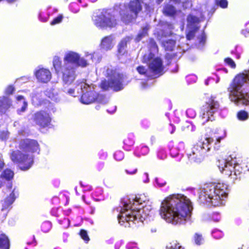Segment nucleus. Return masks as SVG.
Masks as SVG:
<instances>
[{
	"label": "nucleus",
	"mask_w": 249,
	"mask_h": 249,
	"mask_svg": "<svg viewBox=\"0 0 249 249\" xmlns=\"http://www.w3.org/2000/svg\"><path fill=\"white\" fill-rule=\"evenodd\" d=\"M193 206L190 199L180 195H172L161 202L160 214L166 222L173 224H183L191 217Z\"/></svg>",
	"instance_id": "nucleus-1"
},
{
	"label": "nucleus",
	"mask_w": 249,
	"mask_h": 249,
	"mask_svg": "<svg viewBox=\"0 0 249 249\" xmlns=\"http://www.w3.org/2000/svg\"><path fill=\"white\" fill-rule=\"evenodd\" d=\"M146 197L143 196H137L135 197L125 198L119 207L116 208L119 213L118 220L121 225L125 227L130 226L129 222L133 223H142L152 213L150 205L147 203Z\"/></svg>",
	"instance_id": "nucleus-2"
},
{
	"label": "nucleus",
	"mask_w": 249,
	"mask_h": 249,
	"mask_svg": "<svg viewBox=\"0 0 249 249\" xmlns=\"http://www.w3.org/2000/svg\"><path fill=\"white\" fill-rule=\"evenodd\" d=\"M20 150L13 151L10 158L12 161L18 163L22 170H28L34 163L33 153L39 151L38 142L31 139L22 140L19 143Z\"/></svg>",
	"instance_id": "nucleus-3"
},
{
	"label": "nucleus",
	"mask_w": 249,
	"mask_h": 249,
	"mask_svg": "<svg viewBox=\"0 0 249 249\" xmlns=\"http://www.w3.org/2000/svg\"><path fill=\"white\" fill-rule=\"evenodd\" d=\"M231 100L235 104H249V71L237 75L228 88Z\"/></svg>",
	"instance_id": "nucleus-4"
},
{
	"label": "nucleus",
	"mask_w": 249,
	"mask_h": 249,
	"mask_svg": "<svg viewBox=\"0 0 249 249\" xmlns=\"http://www.w3.org/2000/svg\"><path fill=\"white\" fill-rule=\"evenodd\" d=\"M228 186L223 183H211L204 185L199 196L200 200L213 206L224 205L228 196Z\"/></svg>",
	"instance_id": "nucleus-5"
},
{
	"label": "nucleus",
	"mask_w": 249,
	"mask_h": 249,
	"mask_svg": "<svg viewBox=\"0 0 249 249\" xmlns=\"http://www.w3.org/2000/svg\"><path fill=\"white\" fill-rule=\"evenodd\" d=\"M213 141L212 138H206L195 144L187 154L189 161L196 163L201 162L211 151Z\"/></svg>",
	"instance_id": "nucleus-6"
},
{
	"label": "nucleus",
	"mask_w": 249,
	"mask_h": 249,
	"mask_svg": "<svg viewBox=\"0 0 249 249\" xmlns=\"http://www.w3.org/2000/svg\"><path fill=\"white\" fill-rule=\"evenodd\" d=\"M240 160L234 154L228 157L226 159L219 160L217 166L221 172L225 171L226 174L231 179L235 180L240 178L243 172V167L239 164Z\"/></svg>",
	"instance_id": "nucleus-7"
},
{
	"label": "nucleus",
	"mask_w": 249,
	"mask_h": 249,
	"mask_svg": "<svg viewBox=\"0 0 249 249\" xmlns=\"http://www.w3.org/2000/svg\"><path fill=\"white\" fill-rule=\"evenodd\" d=\"M78 55L77 53L71 51L65 54L62 73V80L65 84L72 83L75 78V66L78 59Z\"/></svg>",
	"instance_id": "nucleus-8"
},
{
	"label": "nucleus",
	"mask_w": 249,
	"mask_h": 249,
	"mask_svg": "<svg viewBox=\"0 0 249 249\" xmlns=\"http://www.w3.org/2000/svg\"><path fill=\"white\" fill-rule=\"evenodd\" d=\"M105 75L107 80L102 81L100 87L104 90H107L109 88L115 91H119L123 89L124 75L118 73L112 67H107Z\"/></svg>",
	"instance_id": "nucleus-9"
},
{
	"label": "nucleus",
	"mask_w": 249,
	"mask_h": 249,
	"mask_svg": "<svg viewBox=\"0 0 249 249\" xmlns=\"http://www.w3.org/2000/svg\"><path fill=\"white\" fill-rule=\"evenodd\" d=\"M78 89H80L83 95L81 98V102L84 104H89L95 100L97 102L106 104L105 97L97 94L96 89L97 87L92 84H89L85 82H81L80 85L77 86Z\"/></svg>",
	"instance_id": "nucleus-10"
},
{
	"label": "nucleus",
	"mask_w": 249,
	"mask_h": 249,
	"mask_svg": "<svg viewBox=\"0 0 249 249\" xmlns=\"http://www.w3.org/2000/svg\"><path fill=\"white\" fill-rule=\"evenodd\" d=\"M93 24L97 28L105 29L115 27L117 24L116 18L111 10H102L92 17Z\"/></svg>",
	"instance_id": "nucleus-11"
},
{
	"label": "nucleus",
	"mask_w": 249,
	"mask_h": 249,
	"mask_svg": "<svg viewBox=\"0 0 249 249\" xmlns=\"http://www.w3.org/2000/svg\"><path fill=\"white\" fill-rule=\"evenodd\" d=\"M142 0H133L121 8L120 12L122 20L128 23L135 18L142 10Z\"/></svg>",
	"instance_id": "nucleus-12"
},
{
	"label": "nucleus",
	"mask_w": 249,
	"mask_h": 249,
	"mask_svg": "<svg viewBox=\"0 0 249 249\" xmlns=\"http://www.w3.org/2000/svg\"><path fill=\"white\" fill-rule=\"evenodd\" d=\"M219 107V103L215 100V97L212 96L208 99L202 110L201 118L203 124L209 121H212L214 120V114L217 112Z\"/></svg>",
	"instance_id": "nucleus-13"
},
{
	"label": "nucleus",
	"mask_w": 249,
	"mask_h": 249,
	"mask_svg": "<svg viewBox=\"0 0 249 249\" xmlns=\"http://www.w3.org/2000/svg\"><path fill=\"white\" fill-rule=\"evenodd\" d=\"M143 62L148 64L150 70L155 75L161 74L163 70L162 62L159 57H155V55L151 53L150 54H144L143 57Z\"/></svg>",
	"instance_id": "nucleus-14"
},
{
	"label": "nucleus",
	"mask_w": 249,
	"mask_h": 249,
	"mask_svg": "<svg viewBox=\"0 0 249 249\" xmlns=\"http://www.w3.org/2000/svg\"><path fill=\"white\" fill-rule=\"evenodd\" d=\"M33 121L35 123L42 127L48 126L51 122L49 113L46 111H37L33 115Z\"/></svg>",
	"instance_id": "nucleus-15"
},
{
	"label": "nucleus",
	"mask_w": 249,
	"mask_h": 249,
	"mask_svg": "<svg viewBox=\"0 0 249 249\" xmlns=\"http://www.w3.org/2000/svg\"><path fill=\"white\" fill-rule=\"evenodd\" d=\"M37 80L41 83H46L52 78V74L49 69L38 67L35 71Z\"/></svg>",
	"instance_id": "nucleus-16"
},
{
	"label": "nucleus",
	"mask_w": 249,
	"mask_h": 249,
	"mask_svg": "<svg viewBox=\"0 0 249 249\" xmlns=\"http://www.w3.org/2000/svg\"><path fill=\"white\" fill-rule=\"evenodd\" d=\"M18 195V191L14 188L10 195L2 201L1 211L5 212L6 214L11 208V205Z\"/></svg>",
	"instance_id": "nucleus-17"
},
{
	"label": "nucleus",
	"mask_w": 249,
	"mask_h": 249,
	"mask_svg": "<svg viewBox=\"0 0 249 249\" xmlns=\"http://www.w3.org/2000/svg\"><path fill=\"white\" fill-rule=\"evenodd\" d=\"M114 39L115 38L112 35L104 37L100 43L101 49L106 51L111 50L115 45Z\"/></svg>",
	"instance_id": "nucleus-18"
},
{
	"label": "nucleus",
	"mask_w": 249,
	"mask_h": 249,
	"mask_svg": "<svg viewBox=\"0 0 249 249\" xmlns=\"http://www.w3.org/2000/svg\"><path fill=\"white\" fill-rule=\"evenodd\" d=\"M131 40L129 36H126L123 38L118 45V57L120 58L126 53V46L128 43Z\"/></svg>",
	"instance_id": "nucleus-19"
},
{
	"label": "nucleus",
	"mask_w": 249,
	"mask_h": 249,
	"mask_svg": "<svg viewBox=\"0 0 249 249\" xmlns=\"http://www.w3.org/2000/svg\"><path fill=\"white\" fill-rule=\"evenodd\" d=\"M12 106L11 100L7 97H0V114H4Z\"/></svg>",
	"instance_id": "nucleus-20"
},
{
	"label": "nucleus",
	"mask_w": 249,
	"mask_h": 249,
	"mask_svg": "<svg viewBox=\"0 0 249 249\" xmlns=\"http://www.w3.org/2000/svg\"><path fill=\"white\" fill-rule=\"evenodd\" d=\"M187 29L197 30L198 29L199 18L196 16L190 15L187 19Z\"/></svg>",
	"instance_id": "nucleus-21"
},
{
	"label": "nucleus",
	"mask_w": 249,
	"mask_h": 249,
	"mask_svg": "<svg viewBox=\"0 0 249 249\" xmlns=\"http://www.w3.org/2000/svg\"><path fill=\"white\" fill-rule=\"evenodd\" d=\"M64 91L66 92V93L73 96L75 97L78 95V94L82 93L81 90H80V89H78L77 86L79 85H80L81 84V82L80 83H78L76 84V85L75 86V88L73 89L72 88H67L65 86L66 85H70L71 83L70 84H65L64 83Z\"/></svg>",
	"instance_id": "nucleus-22"
},
{
	"label": "nucleus",
	"mask_w": 249,
	"mask_h": 249,
	"mask_svg": "<svg viewBox=\"0 0 249 249\" xmlns=\"http://www.w3.org/2000/svg\"><path fill=\"white\" fill-rule=\"evenodd\" d=\"M162 44L166 50L171 51L175 46V41L172 39H166L162 41Z\"/></svg>",
	"instance_id": "nucleus-23"
},
{
	"label": "nucleus",
	"mask_w": 249,
	"mask_h": 249,
	"mask_svg": "<svg viewBox=\"0 0 249 249\" xmlns=\"http://www.w3.org/2000/svg\"><path fill=\"white\" fill-rule=\"evenodd\" d=\"M9 241L4 234H0V249H9Z\"/></svg>",
	"instance_id": "nucleus-24"
},
{
	"label": "nucleus",
	"mask_w": 249,
	"mask_h": 249,
	"mask_svg": "<svg viewBox=\"0 0 249 249\" xmlns=\"http://www.w3.org/2000/svg\"><path fill=\"white\" fill-rule=\"evenodd\" d=\"M17 100L18 102L22 101L23 105L20 109H18L17 110L18 113L20 114L22 112H24L27 107V103L25 101L24 97L21 95H18L16 97Z\"/></svg>",
	"instance_id": "nucleus-25"
},
{
	"label": "nucleus",
	"mask_w": 249,
	"mask_h": 249,
	"mask_svg": "<svg viewBox=\"0 0 249 249\" xmlns=\"http://www.w3.org/2000/svg\"><path fill=\"white\" fill-rule=\"evenodd\" d=\"M163 12L165 15L173 16L176 13V10L173 6L170 4H167L165 6Z\"/></svg>",
	"instance_id": "nucleus-26"
},
{
	"label": "nucleus",
	"mask_w": 249,
	"mask_h": 249,
	"mask_svg": "<svg viewBox=\"0 0 249 249\" xmlns=\"http://www.w3.org/2000/svg\"><path fill=\"white\" fill-rule=\"evenodd\" d=\"M53 67L56 72H58L60 69H62L61 67V60L59 57L58 56H54L53 61Z\"/></svg>",
	"instance_id": "nucleus-27"
},
{
	"label": "nucleus",
	"mask_w": 249,
	"mask_h": 249,
	"mask_svg": "<svg viewBox=\"0 0 249 249\" xmlns=\"http://www.w3.org/2000/svg\"><path fill=\"white\" fill-rule=\"evenodd\" d=\"M148 48L150 51L149 54L152 53V54L155 55V54L158 52L157 45L155 41L152 39H150L149 41Z\"/></svg>",
	"instance_id": "nucleus-28"
},
{
	"label": "nucleus",
	"mask_w": 249,
	"mask_h": 249,
	"mask_svg": "<svg viewBox=\"0 0 249 249\" xmlns=\"http://www.w3.org/2000/svg\"><path fill=\"white\" fill-rule=\"evenodd\" d=\"M227 135L226 131L225 130L224 131V133L222 136H220L218 138H216V141L214 142L213 146V149L214 150H218L219 149L220 147V142L221 141L226 138Z\"/></svg>",
	"instance_id": "nucleus-29"
},
{
	"label": "nucleus",
	"mask_w": 249,
	"mask_h": 249,
	"mask_svg": "<svg viewBox=\"0 0 249 249\" xmlns=\"http://www.w3.org/2000/svg\"><path fill=\"white\" fill-rule=\"evenodd\" d=\"M45 94L49 98L51 99L52 100L55 102H57L58 101H59V99L57 97V94H55L54 93L53 89L47 90L46 91H45Z\"/></svg>",
	"instance_id": "nucleus-30"
},
{
	"label": "nucleus",
	"mask_w": 249,
	"mask_h": 249,
	"mask_svg": "<svg viewBox=\"0 0 249 249\" xmlns=\"http://www.w3.org/2000/svg\"><path fill=\"white\" fill-rule=\"evenodd\" d=\"M40 97V94L33 93L32 95V103L35 106H38L41 105L42 103V100Z\"/></svg>",
	"instance_id": "nucleus-31"
},
{
	"label": "nucleus",
	"mask_w": 249,
	"mask_h": 249,
	"mask_svg": "<svg viewBox=\"0 0 249 249\" xmlns=\"http://www.w3.org/2000/svg\"><path fill=\"white\" fill-rule=\"evenodd\" d=\"M89 65V63L85 58L83 57H80L79 55H78V59L76 63L75 66V70L78 67H85Z\"/></svg>",
	"instance_id": "nucleus-32"
},
{
	"label": "nucleus",
	"mask_w": 249,
	"mask_h": 249,
	"mask_svg": "<svg viewBox=\"0 0 249 249\" xmlns=\"http://www.w3.org/2000/svg\"><path fill=\"white\" fill-rule=\"evenodd\" d=\"M149 29V27L148 25H146L144 27H143L142 31H141L138 35L137 37L136 38V40L138 41L141 40L142 38L145 36L147 33V31Z\"/></svg>",
	"instance_id": "nucleus-33"
},
{
	"label": "nucleus",
	"mask_w": 249,
	"mask_h": 249,
	"mask_svg": "<svg viewBox=\"0 0 249 249\" xmlns=\"http://www.w3.org/2000/svg\"><path fill=\"white\" fill-rule=\"evenodd\" d=\"M149 29V27L148 25H146L144 27H143L142 31H141L138 35L137 37L136 38V40L138 41L141 40L142 38L145 36L147 33V31Z\"/></svg>",
	"instance_id": "nucleus-34"
},
{
	"label": "nucleus",
	"mask_w": 249,
	"mask_h": 249,
	"mask_svg": "<svg viewBox=\"0 0 249 249\" xmlns=\"http://www.w3.org/2000/svg\"><path fill=\"white\" fill-rule=\"evenodd\" d=\"M237 116L238 120L244 121L249 119V114L247 111L241 110L238 112Z\"/></svg>",
	"instance_id": "nucleus-35"
},
{
	"label": "nucleus",
	"mask_w": 249,
	"mask_h": 249,
	"mask_svg": "<svg viewBox=\"0 0 249 249\" xmlns=\"http://www.w3.org/2000/svg\"><path fill=\"white\" fill-rule=\"evenodd\" d=\"M166 249H184V248L179 243L173 242L167 246Z\"/></svg>",
	"instance_id": "nucleus-36"
},
{
	"label": "nucleus",
	"mask_w": 249,
	"mask_h": 249,
	"mask_svg": "<svg viewBox=\"0 0 249 249\" xmlns=\"http://www.w3.org/2000/svg\"><path fill=\"white\" fill-rule=\"evenodd\" d=\"M87 57L89 56L93 62L98 63L101 60V56L97 53H94L92 54L87 55Z\"/></svg>",
	"instance_id": "nucleus-37"
},
{
	"label": "nucleus",
	"mask_w": 249,
	"mask_h": 249,
	"mask_svg": "<svg viewBox=\"0 0 249 249\" xmlns=\"http://www.w3.org/2000/svg\"><path fill=\"white\" fill-rule=\"evenodd\" d=\"M194 240L195 243L197 245H200L203 243V238L202 235L196 233L194 235Z\"/></svg>",
	"instance_id": "nucleus-38"
},
{
	"label": "nucleus",
	"mask_w": 249,
	"mask_h": 249,
	"mask_svg": "<svg viewBox=\"0 0 249 249\" xmlns=\"http://www.w3.org/2000/svg\"><path fill=\"white\" fill-rule=\"evenodd\" d=\"M215 4L222 8L228 7V2L227 0H215Z\"/></svg>",
	"instance_id": "nucleus-39"
},
{
	"label": "nucleus",
	"mask_w": 249,
	"mask_h": 249,
	"mask_svg": "<svg viewBox=\"0 0 249 249\" xmlns=\"http://www.w3.org/2000/svg\"><path fill=\"white\" fill-rule=\"evenodd\" d=\"M51 228V223L48 221L44 222L41 226L42 231L47 232Z\"/></svg>",
	"instance_id": "nucleus-40"
},
{
	"label": "nucleus",
	"mask_w": 249,
	"mask_h": 249,
	"mask_svg": "<svg viewBox=\"0 0 249 249\" xmlns=\"http://www.w3.org/2000/svg\"><path fill=\"white\" fill-rule=\"evenodd\" d=\"M199 41L198 47L201 48L203 47L205 43L206 36L204 33H202L201 36L198 37Z\"/></svg>",
	"instance_id": "nucleus-41"
},
{
	"label": "nucleus",
	"mask_w": 249,
	"mask_h": 249,
	"mask_svg": "<svg viewBox=\"0 0 249 249\" xmlns=\"http://www.w3.org/2000/svg\"><path fill=\"white\" fill-rule=\"evenodd\" d=\"M188 32L186 35L187 39L191 40L195 36L196 31L197 30H193V29H187Z\"/></svg>",
	"instance_id": "nucleus-42"
},
{
	"label": "nucleus",
	"mask_w": 249,
	"mask_h": 249,
	"mask_svg": "<svg viewBox=\"0 0 249 249\" xmlns=\"http://www.w3.org/2000/svg\"><path fill=\"white\" fill-rule=\"evenodd\" d=\"M186 115L191 118H194L196 116V112L195 110L193 108H188L186 110Z\"/></svg>",
	"instance_id": "nucleus-43"
},
{
	"label": "nucleus",
	"mask_w": 249,
	"mask_h": 249,
	"mask_svg": "<svg viewBox=\"0 0 249 249\" xmlns=\"http://www.w3.org/2000/svg\"><path fill=\"white\" fill-rule=\"evenodd\" d=\"M114 156L117 160L120 161L124 158V154L122 151H118L115 153Z\"/></svg>",
	"instance_id": "nucleus-44"
},
{
	"label": "nucleus",
	"mask_w": 249,
	"mask_h": 249,
	"mask_svg": "<svg viewBox=\"0 0 249 249\" xmlns=\"http://www.w3.org/2000/svg\"><path fill=\"white\" fill-rule=\"evenodd\" d=\"M225 62L232 68H235L236 64L232 59L230 58H227L225 59Z\"/></svg>",
	"instance_id": "nucleus-45"
},
{
	"label": "nucleus",
	"mask_w": 249,
	"mask_h": 249,
	"mask_svg": "<svg viewBox=\"0 0 249 249\" xmlns=\"http://www.w3.org/2000/svg\"><path fill=\"white\" fill-rule=\"evenodd\" d=\"M81 238L85 241L88 242L89 238L87 232L85 230H81L80 232Z\"/></svg>",
	"instance_id": "nucleus-46"
},
{
	"label": "nucleus",
	"mask_w": 249,
	"mask_h": 249,
	"mask_svg": "<svg viewBox=\"0 0 249 249\" xmlns=\"http://www.w3.org/2000/svg\"><path fill=\"white\" fill-rule=\"evenodd\" d=\"M63 18L62 15H59L56 18H54L53 20L51 22V25H54L55 24L59 23L61 22Z\"/></svg>",
	"instance_id": "nucleus-47"
},
{
	"label": "nucleus",
	"mask_w": 249,
	"mask_h": 249,
	"mask_svg": "<svg viewBox=\"0 0 249 249\" xmlns=\"http://www.w3.org/2000/svg\"><path fill=\"white\" fill-rule=\"evenodd\" d=\"M9 137V132L7 130L3 131L0 133V138L2 140H6Z\"/></svg>",
	"instance_id": "nucleus-48"
},
{
	"label": "nucleus",
	"mask_w": 249,
	"mask_h": 249,
	"mask_svg": "<svg viewBox=\"0 0 249 249\" xmlns=\"http://www.w3.org/2000/svg\"><path fill=\"white\" fill-rule=\"evenodd\" d=\"M137 70L140 74L147 75L146 70L144 67L139 66L137 67Z\"/></svg>",
	"instance_id": "nucleus-49"
},
{
	"label": "nucleus",
	"mask_w": 249,
	"mask_h": 249,
	"mask_svg": "<svg viewBox=\"0 0 249 249\" xmlns=\"http://www.w3.org/2000/svg\"><path fill=\"white\" fill-rule=\"evenodd\" d=\"M213 237L216 239H219L222 237L223 234L219 231H215L212 232Z\"/></svg>",
	"instance_id": "nucleus-50"
},
{
	"label": "nucleus",
	"mask_w": 249,
	"mask_h": 249,
	"mask_svg": "<svg viewBox=\"0 0 249 249\" xmlns=\"http://www.w3.org/2000/svg\"><path fill=\"white\" fill-rule=\"evenodd\" d=\"M242 34L245 36H247L249 34V23H247L245 26V29L242 30Z\"/></svg>",
	"instance_id": "nucleus-51"
},
{
	"label": "nucleus",
	"mask_w": 249,
	"mask_h": 249,
	"mask_svg": "<svg viewBox=\"0 0 249 249\" xmlns=\"http://www.w3.org/2000/svg\"><path fill=\"white\" fill-rule=\"evenodd\" d=\"M142 181L144 183H148L149 181V178H148V174L147 173H144L142 177Z\"/></svg>",
	"instance_id": "nucleus-52"
},
{
	"label": "nucleus",
	"mask_w": 249,
	"mask_h": 249,
	"mask_svg": "<svg viewBox=\"0 0 249 249\" xmlns=\"http://www.w3.org/2000/svg\"><path fill=\"white\" fill-rule=\"evenodd\" d=\"M14 90V88L12 86H9L5 90V93L7 94H12Z\"/></svg>",
	"instance_id": "nucleus-53"
},
{
	"label": "nucleus",
	"mask_w": 249,
	"mask_h": 249,
	"mask_svg": "<svg viewBox=\"0 0 249 249\" xmlns=\"http://www.w3.org/2000/svg\"><path fill=\"white\" fill-rule=\"evenodd\" d=\"M128 249H139L137 246L136 244L134 243H132L128 245Z\"/></svg>",
	"instance_id": "nucleus-54"
},
{
	"label": "nucleus",
	"mask_w": 249,
	"mask_h": 249,
	"mask_svg": "<svg viewBox=\"0 0 249 249\" xmlns=\"http://www.w3.org/2000/svg\"><path fill=\"white\" fill-rule=\"evenodd\" d=\"M149 149L147 146H143L142 148L141 153L143 155H145L148 153Z\"/></svg>",
	"instance_id": "nucleus-55"
},
{
	"label": "nucleus",
	"mask_w": 249,
	"mask_h": 249,
	"mask_svg": "<svg viewBox=\"0 0 249 249\" xmlns=\"http://www.w3.org/2000/svg\"><path fill=\"white\" fill-rule=\"evenodd\" d=\"M155 182L158 185V186L160 187H162L164 186L166 184L165 182H160L158 179V178H156L155 179Z\"/></svg>",
	"instance_id": "nucleus-56"
},
{
	"label": "nucleus",
	"mask_w": 249,
	"mask_h": 249,
	"mask_svg": "<svg viewBox=\"0 0 249 249\" xmlns=\"http://www.w3.org/2000/svg\"><path fill=\"white\" fill-rule=\"evenodd\" d=\"M220 216L218 213H214L213 216V218L215 221H219L220 219Z\"/></svg>",
	"instance_id": "nucleus-57"
},
{
	"label": "nucleus",
	"mask_w": 249,
	"mask_h": 249,
	"mask_svg": "<svg viewBox=\"0 0 249 249\" xmlns=\"http://www.w3.org/2000/svg\"><path fill=\"white\" fill-rule=\"evenodd\" d=\"M137 169H135L133 172H129L128 170H125V172L127 173V174H131V175H133V174H135L136 172H137Z\"/></svg>",
	"instance_id": "nucleus-58"
},
{
	"label": "nucleus",
	"mask_w": 249,
	"mask_h": 249,
	"mask_svg": "<svg viewBox=\"0 0 249 249\" xmlns=\"http://www.w3.org/2000/svg\"><path fill=\"white\" fill-rule=\"evenodd\" d=\"M63 222H67L68 223V226H67V227L69 226V219H65L64 220Z\"/></svg>",
	"instance_id": "nucleus-59"
},
{
	"label": "nucleus",
	"mask_w": 249,
	"mask_h": 249,
	"mask_svg": "<svg viewBox=\"0 0 249 249\" xmlns=\"http://www.w3.org/2000/svg\"><path fill=\"white\" fill-rule=\"evenodd\" d=\"M163 0H156V2L158 3V4H160V3Z\"/></svg>",
	"instance_id": "nucleus-60"
},
{
	"label": "nucleus",
	"mask_w": 249,
	"mask_h": 249,
	"mask_svg": "<svg viewBox=\"0 0 249 249\" xmlns=\"http://www.w3.org/2000/svg\"><path fill=\"white\" fill-rule=\"evenodd\" d=\"M16 0H7L9 3H12L16 1Z\"/></svg>",
	"instance_id": "nucleus-61"
},
{
	"label": "nucleus",
	"mask_w": 249,
	"mask_h": 249,
	"mask_svg": "<svg viewBox=\"0 0 249 249\" xmlns=\"http://www.w3.org/2000/svg\"><path fill=\"white\" fill-rule=\"evenodd\" d=\"M133 144H134V142L132 140L130 142V143H129V145H132Z\"/></svg>",
	"instance_id": "nucleus-62"
},
{
	"label": "nucleus",
	"mask_w": 249,
	"mask_h": 249,
	"mask_svg": "<svg viewBox=\"0 0 249 249\" xmlns=\"http://www.w3.org/2000/svg\"><path fill=\"white\" fill-rule=\"evenodd\" d=\"M78 11H79V9H77V10H72V12L73 13H77L78 12Z\"/></svg>",
	"instance_id": "nucleus-63"
},
{
	"label": "nucleus",
	"mask_w": 249,
	"mask_h": 249,
	"mask_svg": "<svg viewBox=\"0 0 249 249\" xmlns=\"http://www.w3.org/2000/svg\"><path fill=\"white\" fill-rule=\"evenodd\" d=\"M124 143L125 144H128V143H127V140H125L124 141Z\"/></svg>",
	"instance_id": "nucleus-64"
}]
</instances>
